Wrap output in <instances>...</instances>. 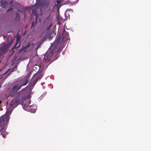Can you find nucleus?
Segmentation results:
<instances>
[{
    "label": "nucleus",
    "instance_id": "1",
    "mask_svg": "<svg viewBox=\"0 0 151 151\" xmlns=\"http://www.w3.org/2000/svg\"><path fill=\"white\" fill-rule=\"evenodd\" d=\"M9 116L7 115H4L0 117V135H2L3 137L5 138L6 134H4L6 129V126L9 120Z\"/></svg>",
    "mask_w": 151,
    "mask_h": 151
},
{
    "label": "nucleus",
    "instance_id": "2",
    "mask_svg": "<svg viewBox=\"0 0 151 151\" xmlns=\"http://www.w3.org/2000/svg\"><path fill=\"white\" fill-rule=\"evenodd\" d=\"M29 81V80L27 78L25 79V81H24V83L21 84L20 85L16 84L14 86L9 94V96L12 97H14L17 91L20 89L22 86L26 85L28 83Z\"/></svg>",
    "mask_w": 151,
    "mask_h": 151
},
{
    "label": "nucleus",
    "instance_id": "3",
    "mask_svg": "<svg viewBox=\"0 0 151 151\" xmlns=\"http://www.w3.org/2000/svg\"><path fill=\"white\" fill-rule=\"evenodd\" d=\"M52 48V50L50 51V53L48 54V51L44 55V61L46 63L48 62L51 59V61H52L53 59L52 58L55 57V50L56 47L54 48Z\"/></svg>",
    "mask_w": 151,
    "mask_h": 151
},
{
    "label": "nucleus",
    "instance_id": "4",
    "mask_svg": "<svg viewBox=\"0 0 151 151\" xmlns=\"http://www.w3.org/2000/svg\"><path fill=\"white\" fill-rule=\"evenodd\" d=\"M13 40L12 39L10 42L7 43H2V45L0 47V52L1 54H4L6 53L8 51L9 48L13 43Z\"/></svg>",
    "mask_w": 151,
    "mask_h": 151
},
{
    "label": "nucleus",
    "instance_id": "5",
    "mask_svg": "<svg viewBox=\"0 0 151 151\" xmlns=\"http://www.w3.org/2000/svg\"><path fill=\"white\" fill-rule=\"evenodd\" d=\"M25 93L20 92L18 93V95L15 99L20 104L26 99L27 97L25 95Z\"/></svg>",
    "mask_w": 151,
    "mask_h": 151
},
{
    "label": "nucleus",
    "instance_id": "6",
    "mask_svg": "<svg viewBox=\"0 0 151 151\" xmlns=\"http://www.w3.org/2000/svg\"><path fill=\"white\" fill-rule=\"evenodd\" d=\"M45 22V25L47 27L46 30H50V27L52 25V19L49 16L46 19Z\"/></svg>",
    "mask_w": 151,
    "mask_h": 151
},
{
    "label": "nucleus",
    "instance_id": "7",
    "mask_svg": "<svg viewBox=\"0 0 151 151\" xmlns=\"http://www.w3.org/2000/svg\"><path fill=\"white\" fill-rule=\"evenodd\" d=\"M20 104L15 98L12 99L10 103V105L12 107H15Z\"/></svg>",
    "mask_w": 151,
    "mask_h": 151
},
{
    "label": "nucleus",
    "instance_id": "8",
    "mask_svg": "<svg viewBox=\"0 0 151 151\" xmlns=\"http://www.w3.org/2000/svg\"><path fill=\"white\" fill-rule=\"evenodd\" d=\"M62 36V41L64 40H68V38L69 37V34L68 32H66L65 30L63 31Z\"/></svg>",
    "mask_w": 151,
    "mask_h": 151
},
{
    "label": "nucleus",
    "instance_id": "9",
    "mask_svg": "<svg viewBox=\"0 0 151 151\" xmlns=\"http://www.w3.org/2000/svg\"><path fill=\"white\" fill-rule=\"evenodd\" d=\"M61 37L60 36L58 37L56 41V42L54 43L51 46V48H54V47H56V49L58 44L61 39Z\"/></svg>",
    "mask_w": 151,
    "mask_h": 151
},
{
    "label": "nucleus",
    "instance_id": "10",
    "mask_svg": "<svg viewBox=\"0 0 151 151\" xmlns=\"http://www.w3.org/2000/svg\"><path fill=\"white\" fill-rule=\"evenodd\" d=\"M42 76H38L32 82V85L34 86L37 83L38 80L42 77Z\"/></svg>",
    "mask_w": 151,
    "mask_h": 151
},
{
    "label": "nucleus",
    "instance_id": "11",
    "mask_svg": "<svg viewBox=\"0 0 151 151\" xmlns=\"http://www.w3.org/2000/svg\"><path fill=\"white\" fill-rule=\"evenodd\" d=\"M1 5L3 6V8H4L8 5V2L6 1H2L1 2Z\"/></svg>",
    "mask_w": 151,
    "mask_h": 151
},
{
    "label": "nucleus",
    "instance_id": "12",
    "mask_svg": "<svg viewBox=\"0 0 151 151\" xmlns=\"http://www.w3.org/2000/svg\"><path fill=\"white\" fill-rule=\"evenodd\" d=\"M37 23V20H36L35 22L34 21H33L32 23L31 26V27L32 28H34L35 26Z\"/></svg>",
    "mask_w": 151,
    "mask_h": 151
},
{
    "label": "nucleus",
    "instance_id": "13",
    "mask_svg": "<svg viewBox=\"0 0 151 151\" xmlns=\"http://www.w3.org/2000/svg\"><path fill=\"white\" fill-rule=\"evenodd\" d=\"M31 45V44H30V43H29L26 46H23L22 48V50H24L29 47Z\"/></svg>",
    "mask_w": 151,
    "mask_h": 151
},
{
    "label": "nucleus",
    "instance_id": "14",
    "mask_svg": "<svg viewBox=\"0 0 151 151\" xmlns=\"http://www.w3.org/2000/svg\"><path fill=\"white\" fill-rule=\"evenodd\" d=\"M15 19H16L17 21H19L20 20V15L18 13H17L16 14Z\"/></svg>",
    "mask_w": 151,
    "mask_h": 151
},
{
    "label": "nucleus",
    "instance_id": "15",
    "mask_svg": "<svg viewBox=\"0 0 151 151\" xmlns=\"http://www.w3.org/2000/svg\"><path fill=\"white\" fill-rule=\"evenodd\" d=\"M17 69V66H15L14 68H13L11 70V72L9 74L8 76L11 73L14 71V70H16Z\"/></svg>",
    "mask_w": 151,
    "mask_h": 151
},
{
    "label": "nucleus",
    "instance_id": "16",
    "mask_svg": "<svg viewBox=\"0 0 151 151\" xmlns=\"http://www.w3.org/2000/svg\"><path fill=\"white\" fill-rule=\"evenodd\" d=\"M18 42L17 41L16 42V43H15V45L13 48H16L18 47L19 45V44L18 46H17V44H18Z\"/></svg>",
    "mask_w": 151,
    "mask_h": 151
},
{
    "label": "nucleus",
    "instance_id": "17",
    "mask_svg": "<svg viewBox=\"0 0 151 151\" xmlns=\"http://www.w3.org/2000/svg\"><path fill=\"white\" fill-rule=\"evenodd\" d=\"M37 45L36 47V49L37 50L39 48V47L41 45V43L40 42H39L37 43Z\"/></svg>",
    "mask_w": 151,
    "mask_h": 151
},
{
    "label": "nucleus",
    "instance_id": "18",
    "mask_svg": "<svg viewBox=\"0 0 151 151\" xmlns=\"http://www.w3.org/2000/svg\"><path fill=\"white\" fill-rule=\"evenodd\" d=\"M13 10V8H12L11 6L9 7V8L7 10V12L10 11H12Z\"/></svg>",
    "mask_w": 151,
    "mask_h": 151
},
{
    "label": "nucleus",
    "instance_id": "19",
    "mask_svg": "<svg viewBox=\"0 0 151 151\" xmlns=\"http://www.w3.org/2000/svg\"><path fill=\"white\" fill-rule=\"evenodd\" d=\"M79 0H74V1H73V2L75 3L76 2H77Z\"/></svg>",
    "mask_w": 151,
    "mask_h": 151
},
{
    "label": "nucleus",
    "instance_id": "20",
    "mask_svg": "<svg viewBox=\"0 0 151 151\" xmlns=\"http://www.w3.org/2000/svg\"><path fill=\"white\" fill-rule=\"evenodd\" d=\"M13 2V0H12V1H11L9 3V4H12V3Z\"/></svg>",
    "mask_w": 151,
    "mask_h": 151
},
{
    "label": "nucleus",
    "instance_id": "21",
    "mask_svg": "<svg viewBox=\"0 0 151 151\" xmlns=\"http://www.w3.org/2000/svg\"><path fill=\"white\" fill-rule=\"evenodd\" d=\"M9 70H7V71H6L5 72V73H4V74H6V73L8 72V71Z\"/></svg>",
    "mask_w": 151,
    "mask_h": 151
},
{
    "label": "nucleus",
    "instance_id": "22",
    "mask_svg": "<svg viewBox=\"0 0 151 151\" xmlns=\"http://www.w3.org/2000/svg\"><path fill=\"white\" fill-rule=\"evenodd\" d=\"M3 54H1V52H0V58L1 57V55H2Z\"/></svg>",
    "mask_w": 151,
    "mask_h": 151
},
{
    "label": "nucleus",
    "instance_id": "23",
    "mask_svg": "<svg viewBox=\"0 0 151 151\" xmlns=\"http://www.w3.org/2000/svg\"><path fill=\"white\" fill-rule=\"evenodd\" d=\"M2 103V101L0 100V104Z\"/></svg>",
    "mask_w": 151,
    "mask_h": 151
}]
</instances>
